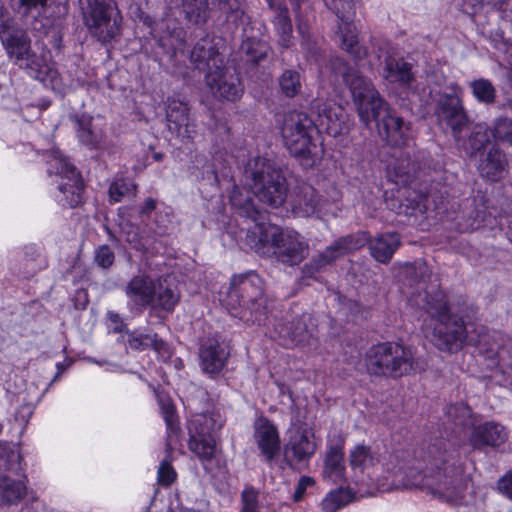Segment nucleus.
Wrapping results in <instances>:
<instances>
[{
  "label": "nucleus",
  "mask_w": 512,
  "mask_h": 512,
  "mask_svg": "<svg viewBox=\"0 0 512 512\" xmlns=\"http://www.w3.org/2000/svg\"><path fill=\"white\" fill-rule=\"evenodd\" d=\"M240 512H260L258 492L254 488H246L241 493Z\"/></svg>",
  "instance_id": "8fccbe9b"
},
{
  "label": "nucleus",
  "mask_w": 512,
  "mask_h": 512,
  "mask_svg": "<svg viewBox=\"0 0 512 512\" xmlns=\"http://www.w3.org/2000/svg\"><path fill=\"white\" fill-rule=\"evenodd\" d=\"M437 117L440 123L447 125L456 142L464 141V132L468 129L469 118L457 94H444L438 101Z\"/></svg>",
  "instance_id": "ddd939ff"
},
{
  "label": "nucleus",
  "mask_w": 512,
  "mask_h": 512,
  "mask_svg": "<svg viewBox=\"0 0 512 512\" xmlns=\"http://www.w3.org/2000/svg\"><path fill=\"white\" fill-rule=\"evenodd\" d=\"M354 498L349 488L339 487L330 491L321 502L323 512H336L349 504Z\"/></svg>",
  "instance_id": "58836bf2"
},
{
  "label": "nucleus",
  "mask_w": 512,
  "mask_h": 512,
  "mask_svg": "<svg viewBox=\"0 0 512 512\" xmlns=\"http://www.w3.org/2000/svg\"><path fill=\"white\" fill-rule=\"evenodd\" d=\"M377 128L380 136L393 146L404 145L409 138L410 123L405 122L391 109L378 120Z\"/></svg>",
  "instance_id": "b1692460"
},
{
  "label": "nucleus",
  "mask_w": 512,
  "mask_h": 512,
  "mask_svg": "<svg viewBox=\"0 0 512 512\" xmlns=\"http://www.w3.org/2000/svg\"><path fill=\"white\" fill-rule=\"evenodd\" d=\"M423 308L436 318L433 328L432 342L441 351L456 352L459 351L464 343L474 345L478 348L487 347V351L493 350L489 343V335L485 328H481L478 338L468 336L464 322L456 315L448 313V306L442 297L427 299Z\"/></svg>",
  "instance_id": "7ed1b4c3"
},
{
  "label": "nucleus",
  "mask_w": 512,
  "mask_h": 512,
  "mask_svg": "<svg viewBox=\"0 0 512 512\" xmlns=\"http://www.w3.org/2000/svg\"><path fill=\"white\" fill-rule=\"evenodd\" d=\"M401 245V237L396 232L378 234L368 241L371 256L379 263L388 264Z\"/></svg>",
  "instance_id": "cd10ccee"
},
{
  "label": "nucleus",
  "mask_w": 512,
  "mask_h": 512,
  "mask_svg": "<svg viewBox=\"0 0 512 512\" xmlns=\"http://www.w3.org/2000/svg\"><path fill=\"white\" fill-rule=\"evenodd\" d=\"M499 491L512 499V471L505 474L498 482Z\"/></svg>",
  "instance_id": "e2e57ef3"
},
{
  "label": "nucleus",
  "mask_w": 512,
  "mask_h": 512,
  "mask_svg": "<svg viewBox=\"0 0 512 512\" xmlns=\"http://www.w3.org/2000/svg\"><path fill=\"white\" fill-rule=\"evenodd\" d=\"M269 8L275 13L273 22L280 37V43L282 46L288 47L292 33V24L288 9L283 6L282 3L269 6Z\"/></svg>",
  "instance_id": "c9c22d12"
},
{
  "label": "nucleus",
  "mask_w": 512,
  "mask_h": 512,
  "mask_svg": "<svg viewBox=\"0 0 512 512\" xmlns=\"http://www.w3.org/2000/svg\"><path fill=\"white\" fill-rule=\"evenodd\" d=\"M21 456L18 451L9 449L0 442V470L14 471L19 469Z\"/></svg>",
  "instance_id": "49530a36"
},
{
  "label": "nucleus",
  "mask_w": 512,
  "mask_h": 512,
  "mask_svg": "<svg viewBox=\"0 0 512 512\" xmlns=\"http://www.w3.org/2000/svg\"><path fill=\"white\" fill-rule=\"evenodd\" d=\"M508 440V431L502 424L487 421L473 426L469 436V443L475 450L487 447L497 448Z\"/></svg>",
  "instance_id": "6ab92c4d"
},
{
  "label": "nucleus",
  "mask_w": 512,
  "mask_h": 512,
  "mask_svg": "<svg viewBox=\"0 0 512 512\" xmlns=\"http://www.w3.org/2000/svg\"><path fill=\"white\" fill-rule=\"evenodd\" d=\"M316 125L304 112L290 111L283 117L281 135L291 155L304 167H312L319 158V149L313 141Z\"/></svg>",
  "instance_id": "0eeeda50"
},
{
  "label": "nucleus",
  "mask_w": 512,
  "mask_h": 512,
  "mask_svg": "<svg viewBox=\"0 0 512 512\" xmlns=\"http://www.w3.org/2000/svg\"><path fill=\"white\" fill-rule=\"evenodd\" d=\"M394 170L397 176L404 178V182L411 180L416 174L415 163L411 162L409 159L398 160L394 166Z\"/></svg>",
  "instance_id": "864d4df0"
},
{
  "label": "nucleus",
  "mask_w": 512,
  "mask_h": 512,
  "mask_svg": "<svg viewBox=\"0 0 512 512\" xmlns=\"http://www.w3.org/2000/svg\"><path fill=\"white\" fill-rule=\"evenodd\" d=\"M435 468V471L431 468L430 472L424 476L420 486L427 488L433 496L440 500L452 504L458 503L462 499V492L467 483L463 467L443 453L441 465L436 463Z\"/></svg>",
  "instance_id": "1a4fd4ad"
},
{
  "label": "nucleus",
  "mask_w": 512,
  "mask_h": 512,
  "mask_svg": "<svg viewBox=\"0 0 512 512\" xmlns=\"http://www.w3.org/2000/svg\"><path fill=\"white\" fill-rule=\"evenodd\" d=\"M156 207V202L152 198H147L141 208L140 213L141 214H149L151 213Z\"/></svg>",
  "instance_id": "774afa93"
},
{
  "label": "nucleus",
  "mask_w": 512,
  "mask_h": 512,
  "mask_svg": "<svg viewBox=\"0 0 512 512\" xmlns=\"http://www.w3.org/2000/svg\"><path fill=\"white\" fill-rule=\"evenodd\" d=\"M214 414H196L188 423L189 437H213L212 433L222 427Z\"/></svg>",
  "instance_id": "2f4dec72"
},
{
  "label": "nucleus",
  "mask_w": 512,
  "mask_h": 512,
  "mask_svg": "<svg viewBox=\"0 0 512 512\" xmlns=\"http://www.w3.org/2000/svg\"><path fill=\"white\" fill-rule=\"evenodd\" d=\"M494 137L507 142L512 146V118H500L496 121Z\"/></svg>",
  "instance_id": "3c124183"
},
{
  "label": "nucleus",
  "mask_w": 512,
  "mask_h": 512,
  "mask_svg": "<svg viewBox=\"0 0 512 512\" xmlns=\"http://www.w3.org/2000/svg\"><path fill=\"white\" fill-rule=\"evenodd\" d=\"M126 241L132 245V247L139 251H147L149 249L150 242L148 239H143L139 237L138 233L133 230L131 226V230L125 232Z\"/></svg>",
  "instance_id": "6e6d98bb"
},
{
  "label": "nucleus",
  "mask_w": 512,
  "mask_h": 512,
  "mask_svg": "<svg viewBox=\"0 0 512 512\" xmlns=\"http://www.w3.org/2000/svg\"><path fill=\"white\" fill-rule=\"evenodd\" d=\"M106 317L110 323V327L114 332L122 333L128 330L126 324L124 323L123 319L120 317L118 313L108 311Z\"/></svg>",
  "instance_id": "680f3d73"
},
{
  "label": "nucleus",
  "mask_w": 512,
  "mask_h": 512,
  "mask_svg": "<svg viewBox=\"0 0 512 512\" xmlns=\"http://www.w3.org/2000/svg\"><path fill=\"white\" fill-rule=\"evenodd\" d=\"M365 363L369 374L391 378L408 375L417 366L412 350L396 342L371 346L366 352Z\"/></svg>",
  "instance_id": "6e6552de"
},
{
  "label": "nucleus",
  "mask_w": 512,
  "mask_h": 512,
  "mask_svg": "<svg viewBox=\"0 0 512 512\" xmlns=\"http://www.w3.org/2000/svg\"><path fill=\"white\" fill-rule=\"evenodd\" d=\"M205 79L213 97L218 100L235 101L244 92L239 75L223 65L221 68L208 71Z\"/></svg>",
  "instance_id": "4468645a"
},
{
  "label": "nucleus",
  "mask_w": 512,
  "mask_h": 512,
  "mask_svg": "<svg viewBox=\"0 0 512 512\" xmlns=\"http://www.w3.org/2000/svg\"><path fill=\"white\" fill-rule=\"evenodd\" d=\"M136 185L132 182L119 180L113 182L109 187V198L111 203H117L129 194H135Z\"/></svg>",
  "instance_id": "de8ad7c7"
},
{
  "label": "nucleus",
  "mask_w": 512,
  "mask_h": 512,
  "mask_svg": "<svg viewBox=\"0 0 512 512\" xmlns=\"http://www.w3.org/2000/svg\"><path fill=\"white\" fill-rule=\"evenodd\" d=\"M79 140L87 146L96 147L99 143V136L89 126L81 125L78 130Z\"/></svg>",
  "instance_id": "4d7b16f0"
},
{
  "label": "nucleus",
  "mask_w": 512,
  "mask_h": 512,
  "mask_svg": "<svg viewBox=\"0 0 512 512\" xmlns=\"http://www.w3.org/2000/svg\"><path fill=\"white\" fill-rule=\"evenodd\" d=\"M244 178L253 195L262 203L280 207L287 198L288 186L282 169L271 160L254 157L248 160Z\"/></svg>",
  "instance_id": "20e7f679"
},
{
  "label": "nucleus",
  "mask_w": 512,
  "mask_h": 512,
  "mask_svg": "<svg viewBox=\"0 0 512 512\" xmlns=\"http://www.w3.org/2000/svg\"><path fill=\"white\" fill-rule=\"evenodd\" d=\"M343 256L342 253H340V249L336 245L335 242H333L331 245L326 247L322 252L314 255L310 261L304 265L303 267V273L306 276H312L315 273L319 272L322 268H324L327 265L332 264L336 259Z\"/></svg>",
  "instance_id": "72a5a7b5"
},
{
  "label": "nucleus",
  "mask_w": 512,
  "mask_h": 512,
  "mask_svg": "<svg viewBox=\"0 0 512 512\" xmlns=\"http://www.w3.org/2000/svg\"><path fill=\"white\" fill-rule=\"evenodd\" d=\"M367 242L366 233H358L354 235H347L341 237L335 241L336 245L340 249V253L343 255L360 249Z\"/></svg>",
  "instance_id": "a18cd8bd"
},
{
  "label": "nucleus",
  "mask_w": 512,
  "mask_h": 512,
  "mask_svg": "<svg viewBox=\"0 0 512 512\" xmlns=\"http://www.w3.org/2000/svg\"><path fill=\"white\" fill-rule=\"evenodd\" d=\"M329 69L336 82L348 87L358 116L366 126L378 120L390 109L388 103L376 90L371 80L340 57L329 61Z\"/></svg>",
  "instance_id": "f03ea898"
},
{
  "label": "nucleus",
  "mask_w": 512,
  "mask_h": 512,
  "mask_svg": "<svg viewBox=\"0 0 512 512\" xmlns=\"http://www.w3.org/2000/svg\"><path fill=\"white\" fill-rule=\"evenodd\" d=\"M446 414L456 426L468 427L473 425L471 409L464 403L448 406Z\"/></svg>",
  "instance_id": "c03bdc74"
},
{
  "label": "nucleus",
  "mask_w": 512,
  "mask_h": 512,
  "mask_svg": "<svg viewBox=\"0 0 512 512\" xmlns=\"http://www.w3.org/2000/svg\"><path fill=\"white\" fill-rule=\"evenodd\" d=\"M155 281L148 276L136 275L130 279L124 288L131 310L142 313L153 302Z\"/></svg>",
  "instance_id": "4be33fe9"
},
{
  "label": "nucleus",
  "mask_w": 512,
  "mask_h": 512,
  "mask_svg": "<svg viewBox=\"0 0 512 512\" xmlns=\"http://www.w3.org/2000/svg\"><path fill=\"white\" fill-rule=\"evenodd\" d=\"M508 167L505 153L497 146H491L480 154L477 170L482 178L496 182L501 180Z\"/></svg>",
  "instance_id": "393cba45"
},
{
  "label": "nucleus",
  "mask_w": 512,
  "mask_h": 512,
  "mask_svg": "<svg viewBox=\"0 0 512 512\" xmlns=\"http://www.w3.org/2000/svg\"><path fill=\"white\" fill-rule=\"evenodd\" d=\"M189 450L205 465L210 462L216 453L214 437H189Z\"/></svg>",
  "instance_id": "4c0bfd02"
},
{
  "label": "nucleus",
  "mask_w": 512,
  "mask_h": 512,
  "mask_svg": "<svg viewBox=\"0 0 512 512\" xmlns=\"http://www.w3.org/2000/svg\"><path fill=\"white\" fill-rule=\"evenodd\" d=\"M85 25L102 43L111 41L120 30L121 15L114 0H86Z\"/></svg>",
  "instance_id": "9d476101"
},
{
  "label": "nucleus",
  "mask_w": 512,
  "mask_h": 512,
  "mask_svg": "<svg viewBox=\"0 0 512 512\" xmlns=\"http://www.w3.org/2000/svg\"><path fill=\"white\" fill-rule=\"evenodd\" d=\"M155 292L150 307L172 312L179 302L180 293L174 285L168 284L165 279L155 281Z\"/></svg>",
  "instance_id": "7c9ffc66"
},
{
  "label": "nucleus",
  "mask_w": 512,
  "mask_h": 512,
  "mask_svg": "<svg viewBox=\"0 0 512 512\" xmlns=\"http://www.w3.org/2000/svg\"><path fill=\"white\" fill-rule=\"evenodd\" d=\"M48 0H19L18 12L28 16L34 9H44Z\"/></svg>",
  "instance_id": "bf43d9fd"
},
{
  "label": "nucleus",
  "mask_w": 512,
  "mask_h": 512,
  "mask_svg": "<svg viewBox=\"0 0 512 512\" xmlns=\"http://www.w3.org/2000/svg\"><path fill=\"white\" fill-rule=\"evenodd\" d=\"M473 96L484 104H493L496 99V89L492 82L485 78H479L469 83Z\"/></svg>",
  "instance_id": "79ce46f5"
},
{
  "label": "nucleus",
  "mask_w": 512,
  "mask_h": 512,
  "mask_svg": "<svg viewBox=\"0 0 512 512\" xmlns=\"http://www.w3.org/2000/svg\"><path fill=\"white\" fill-rule=\"evenodd\" d=\"M469 135L467 142H463L464 148L471 156L480 152L490 143V133L485 125L477 124L471 129L468 127Z\"/></svg>",
  "instance_id": "e433bc0d"
},
{
  "label": "nucleus",
  "mask_w": 512,
  "mask_h": 512,
  "mask_svg": "<svg viewBox=\"0 0 512 512\" xmlns=\"http://www.w3.org/2000/svg\"><path fill=\"white\" fill-rule=\"evenodd\" d=\"M316 449L314 433L308 429H297L292 433L285 446V460L290 466L293 463L308 461Z\"/></svg>",
  "instance_id": "412c9836"
},
{
  "label": "nucleus",
  "mask_w": 512,
  "mask_h": 512,
  "mask_svg": "<svg viewBox=\"0 0 512 512\" xmlns=\"http://www.w3.org/2000/svg\"><path fill=\"white\" fill-rule=\"evenodd\" d=\"M168 129L182 139H192L196 133L194 119L186 102L168 98L166 103Z\"/></svg>",
  "instance_id": "dca6fc26"
},
{
  "label": "nucleus",
  "mask_w": 512,
  "mask_h": 512,
  "mask_svg": "<svg viewBox=\"0 0 512 512\" xmlns=\"http://www.w3.org/2000/svg\"><path fill=\"white\" fill-rule=\"evenodd\" d=\"M315 483L314 479L312 477H308V476H302L299 481H298V484H297V487L294 491V494H293V499L294 501L298 502L300 500H302L304 494H305V491L308 487H311L313 486Z\"/></svg>",
  "instance_id": "052dcab7"
},
{
  "label": "nucleus",
  "mask_w": 512,
  "mask_h": 512,
  "mask_svg": "<svg viewBox=\"0 0 512 512\" xmlns=\"http://www.w3.org/2000/svg\"><path fill=\"white\" fill-rule=\"evenodd\" d=\"M0 40L9 59L18 67L25 69L36 78L46 74L42 59L31 48V39L27 32L18 27L8 10L0 5Z\"/></svg>",
  "instance_id": "423d86ee"
},
{
  "label": "nucleus",
  "mask_w": 512,
  "mask_h": 512,
  "mask_svg": "<svg viewBox=\"0 0 512 512\" xmlns=\"http://www.w3.org/2000/svg\"><path fill=\"white\" fill-rule=\"evenodd\" d=\"M115 256L111 248L107 245L98 247L95 251V262L98 266L106 269L112 266Z\"/></svg>",
  "instance_id": "5fc2aeb1"
},
{
  "label": "nucleus",
  "mask_w": 512,
  "mask_h": 512,
  "mask_svg": "<svg viewBox=\"0 0 512 512\" xmlns=\"http://www.w3.org/2000/svg\"><path fill=\"white\" fill-rule=\"evenodd\" d=\"M128 338L127 343L130 348L135 350H145L149 347L160 351L164 347V342L158 339L157 334H143L138 331L129 332L126 331Z\"/></svg>",
  "instance_id": "ea45409f"
},
{
  "label": "nucleus",
  "mask_w": 512,
  "mask_h": 512,
  "mask_svg": "<svg viewBox=\"0 0 512 512\" xmlns=\"http://www.w3.org/2000/svg\"><path fill=\"white\" fill-rule=\"evenodd\" d=\"M246 243L258 255L274 257L287 266L299 265L309 254V244L302 235L271 223L257 224L255 230L248 231Z\"/></svg>",
  "instance_id": "f257e3e1"
},
{
  "label": "nucleus",
  "mask_w": 512,
  "mask_h": 512,
  "mask_svg": "<svg viewBox=\"0 0 512 512\" xmlns=\"http://www.w3.org/2000/svg\"><path fill=\"white\" fill-rule=\"evenodd\" d=\"M227 304L233 309L239 308L237 315L241 320L260 324L269 308L263 280L254 272L233 276L227 292Z\"/></svg>",
  "instance_id": "39448f33"
},
{
  "label": "nucleus",
  "mask_w": 512,
  "mask_h": 512,
  "mask_svg": "<svg viewBox=\"0 0 512 512\" xmlns=\"http://www.w3.org/2000/svg\"><path fill=\"white\" fill-rule=\"evenodd\" d=\"M229 357L227 346L216 338H207L199 348L200 366L209 375L219 374Z\"/></svg>",
  "instance_id": "aec40b11"
},
{
  "label": "nucleus",
  "mask_w": 512,
  "mask_h": 512,
  "mask_svg": "<svg viewBox=\"0 0 512 512\" xmlns=\"http://www.w3.org/2000/svg\"><path fill=\"white\" fill-rule=\"evenodd\" d=\"M436 463H437L439 466L441 465V456H440L439 458H434L433 462L431 463V466H430L429 468H427V469H426V471H425L424 475L422 476V474H419V477H421V479H420V480H415V481L413 482V485H415V486H417V487H420L421 489H425L424 487H421V486H420V483H422L424 476H425L427 473H429V472H430V469H431V468H433V469H434V471L436 470V468H435V464H436Z\"/></svg>",
  "instance_id": "338daca9"
},
{
  "label": "nucleus",
  "mask_w": 512,
  "mask_h": 512,
  "mask_svg": "<svg viewBox=\"0 0 512 512\" xmlns=\"http://www.w3.org/2000/svg\"><path fill=\"white\" fill-rule=\"evenodd\" d=\"M48 172L50 174L59 175L67 180V182L60 183L58 186L62 194L59 202H61L63 206L73 208L81 203L84 184L74 165L68 162L66 158L56 154L49 161Z\"/></svg>",
  "instance_id": "f8f14e48"
},
{
  "label": "nucleus",
  "mask_w": 512,
  "mask_h": 512,
  "mask_svg": "<svg viewBox=\"0 0 512 512\" xmlns=\"http://www.w3.org/2000/svg\"><path fill=\"white\" fill-rule=\"evenodd\" d=\"M409 275L414 278L416 282H426L430 278V272L425 263H419L414 266H410L407 270Z\"/></svg>",
  "instance_id": "13d9d810"
},
{
  "label": "nucleus",
  "mask_w": 512,
  "mask_h": 512,
  "mask_svg": "<svg viewBox=\"0 0 512 512\" xmlns=\"http://www.w3.org/2000/svg\"><path fill=\"white\" fill-rule=\"evenodd\" d=\"M326 201L321 199L314 187L302 184L296 188L292 203L295 215L299 217L320 218L323 214Z\"/></svg>",
  "instance_id": "5701e85b"
},
{
  "label": "nucleus",
  "mask_w": 512,
  "mask_h": 512,
  "mask_svg": "<svg viewBox=\"0 0 512 512\" xmlns=\"http://www.w3.org/2000/svg\"><path fill=\"white\" fill-rule=\"evenodd\" d=\"M349 466L353 472L351 481L355 484L363 482L364 473L378 463L377 455L370 446L358 444L349 452Z\"/></svg>",
  "instance_id": "c85d7f7f"
},
{
  "label": "nucleus",
  "mask_w": 512,
  "mask_h": 512,
  "mask_svg": "<svg viewBox=\"0 0 512 512\" xmlns=\"http://www.w3.org/2000/svg\"><path fill=\"white\" fill-rule=\"evenodd\" d=\"M32 407L31 405H23L20 410L17 411L15 418L16 420H20L22 424H26L28 422L29 417L32 415Z\"/></svg>",
  "instance_id": "0e129e2a"
},
{
  "label": "nucleus",
  "mask_w": 512,
  "mask_h": 512,
  "mask_svg": "<svg viewBox=\"0 0 512 512\" xmlns=\"http://www.w3.org/2000/svg\"><path fill=\"white\" fill-rule=\"evenodd\" d=\"M242 49L246 54V62L258 65L267 58L269 46L265 42L256 40H247L243 43Z\"/></svg>",
  "instance_id": "37998d69"
},
{
  "label": "nucleus",
  "mask_w": 512,
  "mask_h": 512,
  "mask_svg": "<svg viewBox=\"0 0 512 512\" xmlns=\"http://www.w3.org/2000/svg\"><path fill=\"white\" fill-rule=\"evenodd\" d=\"M163 414L164 419L168 427L172 428L174 419H175V413L174 408L171 404H165L163 405Z\"/></svg>",
  "instance_id": "69168bd1"
},
{
  "label": "nucleus",
  "mask_w": 512,
  "mask_h": 512,
  "mask_svg": "<svg viewBox=\"0 0 512 512\" xmlns=\"http://www.w3.org/2000/svg\"><path fill=\"white\" fill-rule=\"evenodd\" d=\"M310 317L303 315L300 318H296L291 322L290 325L282 327L280 335L289 338L296 345H302L309 341L313 332L307 325V320Z\"/></svg>",
  "instance_id": "f704fd0d"
},
{
  "label": "nucleus",
  "mask_w": 512,
  "mask_h": 512,
  "mask_svg": "<svg viewBox=\"0 0 512 512\" xmlns=\"http://www.w3.org/2000/svg\"><path fill=\"white\" fill-rule=\"evenodd\" d=\"M344 443L341 437L328 442L321 475L329 483H353L346 475Z\"/></svg>",
  "instance_id": "2eb2a0df"
},
{
  "label": "nucleus",
  "mask_w": 512,
  "mask_h": 512,
  "mask_svg": "<svg viewBox=\"0 0 512 512\" xmlns=\"http://www.w3.org/2000/svg\"><path fill=\"white\" fill-rule=\"evenodd\" d=\"M412 64L404 58L387 57L384 61L383 77L390 83L398 84L408 93L419 95L422 88L413 71Z\"/></svg>",
  "instance_id": "f3484780"
},
{
  "label": "nucleus",
  "mask_w": 512,
  "mask_h": 512,
  "mask_svg": "<svg viewBox=\"0 0 512 512\" xmlns=\"http://www.w3.org/2000/svg\"><path fill=\"white\" fill-rule=\"evenodd\" d=\"M362 0H331L329 7L339 19L338 30L343 49L355 59H363L367 50L358 42L356 27L352 22L356 5Z\"/></svg>",
  "instance_id": "9b49d317"
},
{
  "label": "nucleus",
  "mask_w": 512,
  "mask_h": 512,
  "mask_svg": "<svg viewBox=\"0 0 512 512\" xmlns=\"http://www.w3.org/2000/svg\"><path fill=\"white\" fill-rule=\"evenodd\" d=\"M176 472L169 460H163L158 469V482L162 486H170L176 479Z\"/></svg>",
  "instance_id": "603ef678"
},
{
  "label": "nucleus",
  "mask_w": 512,
  "mask_h": 512,
  "mask_svg": "<svg viewBox=\"0 0 512 512\" xmlns=\"http://www.w3.org/2000/svg\"><path fill=\"white\" fill-rule=\"evenodd\" d=\"M280 91L286 97L298 95L302 88V77L297 70L286 69L278 78Z\"/></svg>",
  "instance_id": "a19ab883"
},
{
  "label": "nucleus",
  "mask_w": 512,
  "mask_h": 512,
  "mask_svg": "<svg viewBox=\"0 0 512 512\" xmlns=\"http://www.w3.org/2000/svg\"><path fill=\"white\" fill-rule=\"evenodd\" d=\"M313 110L318 115L319 125L332 136H338L348 130L347 115L342 106L334 101L316 99L312 103Z\"/></svg>",
  "instance_id": "a211bd4d"
},
{
  "label": "nucleus",
  "mask_w": 512,
  "mask_h": 512,
  "mask_svg": "<svg viewBox=\"0 0 512 512\" xmlns=\"http://www.w3.org/2000/svg\"><path fill=\"white\" fill-rule=\"evenodd\" d=\"M27 492L26 485L20 480L0 476V504L12 505L22 500Z\"/></svg>",
  "instance_id": "473e14b6"
},
{
  "label": "nucleus",
  "mask_w": 512,
  "mask_h": 512,
  "mask_svg": "<svg viewBox=\"0 0 512 512\" xmlns=\"http://www.w3.org/2000/svg\"><path fill=\"white\" fill-rule=\"evenodd\" d=\"M190 60L197 69H207V72L215 68H221V65H223L222 57L212 40L208 37L200 39L194 45L190 53Z\"/></svg>",
  "instance_id": "bb28decb"
},
{
  "label": "nucleus",
  "mask_w": 512,
  "mask_h": 512,
  "mask_svg": "<svg viewBox=\"0 0 512 512\" xmlns=\"http://www.w3.org/2000/svg\"><path fill=\"white\" fill-rule=\"evenodd\" d=\"M230 204L232 208L240 215L253 220L257 227L258 220L261 218V211L254 203L250 191L246 187L234 186L230 196Z\"/></svg>",
  "instance_id": "c756f323"
},
{
  "label": "nucleus",
  "mask_w": 512,
  "mask_h": 512,
  "mask_svg": "<svg viewBox=\"0 0 512 512\" xmlns=\"http://www.w3.org/2000/svg\"><path fill=\"white\" fill-rule=\"evenodd\" d=\"M254 437L258 448L267 462H271L280 449L277 428L267 418L261 417L254 425Z\"/></svg>",
  "instance_id": "a878e982"
},
{
  "label": "nucleus",
  "mask_w": 512,
  "mask_h": 512,
  "mask_svg": "<svg viewBox=\"0 0 512 512\" xmlns=\"http://www.w3.org/2000/svg\"><path fill=\"white\" fill-rule=\"evenodd\" d=\"M181 4L189 19L205 16L210 10L209 0H181Z\"/></svg>",
  "instance_id": "09e8293b"
}]
</instances>
